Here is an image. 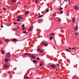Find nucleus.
<instances>
[{"mask_svg":"<svg viewBox=\"0 0 79 79\" xmlns=\"http://www.w3.org/2000/svg\"><path fill=\"white\" fill-rule=\"evenodd\" d=\"M10 56H11V54L10 52H8L7 53L6 55L5 58H8L10 57Z\"/></svg>","mask_w":79,"mask_h":79,"instance_id":"f257e3e1","label":"nucleus"},{"mask_svg":"<svg viewBox=\"0 0 79 79\" xmlns=\"http://www.w3.org/2000/svg\"><path fill=\"white\" fill-rule=\"evenodd\" d=\"M22 16L19 15V16H18L17 17V18L18 19H19V18H20L21 19H23V18H22Z\"/></svg>","mask_w":79,"mask_h":79,"instance_id":"f03ea898","label":"nucleus"},{"mask_svg":"<svg viewBox=\"0 0 79 79\" xmlns=\"http://www.w3.org/2000/svg\"><path fill=\"white\" fill-rule=\"evenodd\" d=\"M33 27H32V26H31L30 27V29H29V32H31V31H32Z\"/></svg>","mask_w":79,"mask_h":79,"instance_id":"7ed1b4c3","label":"nucleus"},{"mask_svg":"<svg viewBox=\"0 0 79 79\" xmlns=\"http://www.w3.org/2000/svg\"><path fill=\"white\" fill-rule=\"evenodd\" d=\"M79 7L77 6H76L74 7V9L75 10H79Z\"/></svg>","mask_w":79,"mask_h":79,"instance_id":"20e7f679","label":"nucleus"},{"mask_svg":"<svg viewBox=\"0 0 79 79\" xmlns=\"http://www.w3.org/2000/svg\"><path fill=\"white\" fill-rule=\"evenodd\" d=\"M74 34L75 35H79V33L78 32H75L74 33Z\"/></svg>","mask_w":79,"mask_h":79,"instance_id":"39448f33","label":"nucleus"},{"mask_svg":"<svg viewBox=\"0 0 79 79\" xmlns=\"http://www.w3.org/2000/svg\"><path fill=\"white\" fill-rule=\"evenodd\" d=\"M12 42H16L17 41V40L15 38H14L13 40H12Z\"/></svg>","mask_w":79,"mask_h":79,"instance_id":"423d86ee","label":"nucleus"},{"mask_svg":"<svg viewBox=\"0 0 79 79\" xmlns=\"http://www.w3.org/2000/svg\"><path fill=\"white\" fill-rule=\"evenodd\" d=\"M33 63H35V64H37V63H38L37 61H36V60H33Z\"/></svg>","mask_w":79,"mask_h":79,"instance_id":"0eeeda50","label":"nucleus"},{"mask_svg":"<svg viewBox=\"0 0 79 79\" xmlns=\"http://www.w3.org/2000/svg\"><path fill=\"white\" fill-rule=\"evenodd\" d=\"M24 8H26V10H28V7H27V5H26L24 6Z\"/></svg>","mask_w":79,"mask_h":79,"instance_id":"6e6552de","label":"nucleus"},{"mask_svg":"<svg viewBox=\"0 0 79 79\" xmlns=\"http://www.w3.org/2000/svg\"><path fill=\"white\" fill-rule=\"evenodd\" d=\"M51 67L52 68H55V65H52Z\"/></svg>","mask_w":79,"mask_h":79,"instance_id":"1a4fd4ad","label":"nucleus"},{"mask_svg":"<svg viewBox=\"0 0 79 79\" xmlns=\"http://www.w3.org/2000/svg\"><path fill=\"white\" fill-rule=\"evenodd\" d=\"M72 21L73 23H74V22L76 21L75 20V18H73Z\"/></svg>","mask_w":79,"mask_h":79,"instance_id":"9d476101","label":"nucleus"},{"mask_svg":"<svg viewBox=\"0 0 79 79\" xmlns=\"http://www.w3.org/2000/svg\"><path fill=\"white\" fill-rule=\"evenodd\" d=\"M4 67L6 68H8V65L7 64H5L4 65Z\"/></svg>","mask_w":79,"mask_h":79,"instance_id":"9b49d317","label":"nucleus"},{"mask_svg":"<svg viewBox=\"0 0 79 79\" xmlns=\"http://www.w3.org/2000/svg\"><path fill=\"white\" fill-rule=\"evenodd\" d=\"M78 29V28H77V27H75L74 28V30L75 31H77V30Z\"/></svg>","mask_w":79,"mask_h":79,"instance_id":"f8f14e48","label":"nucleus"},{"mask_svg":"<svg viewBox=\"0 0 79 79\" xmlns=\"http://www.w3.org/2000/svg\"><path fill=\"white\" fill-rule=\"evenodd\" d=\"M50 36H51V35H55V34L53 33H52L50 34Z\"/></svg>","mask_w":79,"mask_h":79,"instance_id":"ddd939ff","label":"nucleus"},{"mask_svg":"<svg viewBox=\"0 0 79 79\" xmlns=\"http://www.w3.org/2000/svg\"><path fill=\"white\" fill-rule=\"evenodd\" d=\"M1 52L2 54H3V55H4V51L3 50H1Z\"/></svg>","mask_w":79,"mask_h":79,"instance_id":"4468645a","label":"nucleus"},{"mask_svg":"<svg viewBox=\"0 0 79 79\" xmlns=\"http://www.w3.org/2000/svg\"><path fill=\"white\" fill-rule=\"evenodd\" d=\"M43 45H45V47H47V46H48V44H46L45 43H44Z\"/></svg>","mask_w":79,"mask_h":79,"instance_id":"2eb2a0df","label":"nucleus"},{"mask_svg":"<svg viewBox=\"0 0 79 79\" xmlns=\"http://www.w3.org/2000/svg\"><path fill=\"white\" fill-rule=\"evenodd\" d=\"M5 41L6 42H10V40L6 39V40Z\"/></svg>","mask_w":79,"mask_h":79,"instance_id":"dca6fc26","label":"nucleus"},{"mask_svg":"<svg viewBox=\"0 0 79 79\" xmlns=\"http://www.w3.org/2000/svg\"><path fill=\"white\" fill-rule=\"evenodd\" d=\"M5 62H6V63H7L8 61V59H6L5 60Z\"/></svg>","mask_w":79,"mask_h":79,"instance_id":"f3484780","label":"nucleus"},{"mask_svg":"<svg viewBox=\"0 0 79 79\" xmlns=\"http://www.w3.org/2000/svg\"><path fill=\"white\" fill-rule=\"evenodd\" d=\"M31 58H34V59L35 58V56L34 55H32L31 56Z\"/></svg>","mask_w":79,"mask_h":79,"instance_id":"a211bd4d","label":"nucleus"},{"mask_svg":"<svg viewBox=\"0 0 79 79\" xmlns=\"http://www.w3.org/2000/svg\"><path fill=\"white\" fill-rule=\"evenodd\" d=\"M22 33L23 34H26V31H22Z\"/></svg>","mask_w":79,"mask_h":79,"instance_id":"6ab92c4d","label":"nucleus"},{"mask_svg":"<svg viewBox=\"0 0 79 79\" xmlns=\"http://www.w3.org/2000/svg\"><path fill=\"white\" fill-rule=\"evenodd\" d=\"M29 13V11H27L25 12V15H27V14H28V13Z\"/></svg>","mask_w":79,"mask_h":79,"instance_id":"aec40b11","label":"nucleus"},{"mask_svg":"<svg viewBox=\"0 0 79 79\" xmlns=\"http://www.w3.org/2000/svg\"><path fill=\"white\" fill-rule=\"evenodd\" d=\"M41 50V49L39 48L38 49V51H37V52L38 53H40V51Z\"/></svg>","mask_w":79,"mask_h":79,"instance_id":"412c9836","label":"nucleus"},{"mask_svg":"<svg viewBox=\"0 0 79 79\" xmlns=\"http://www.w3.org/2000/svg\"><path fill=\"white\" fill-rule=\"evenodd\" d=\"M63 9V8L60 7L59 8V10L60 11H61V10H62Z\"/></svg>","mask_w":79,"mask_h":79,"instance_id":"4be33fe9","label":"nucleus"},{"mask_svg":"<svg viewBox=\"0 0 79 79\" xmlns=\"http://www.w3.org/2000/svg\"><path fill=\"white\" fill-rule=\"evenodd\" d=\"M15 1L16 0H12V3H14V2H15Z\"/></svg>","mask_w":79,"mask_h":79,"instance_id":"5701e85b","label":"nucleus"},{"mask_svg":"<svg viewBox=\"0 0 79 79\" xmlns=\"http://www.w3.org/2000/svg\"><path fill=\"white\" fill-rule=\"evenodd\" d=\"M38 22L39 23H42V20H39Z\"/></svg>","mask_w":79,"mask_h":79,"instance_id":"b1692460","label":"nucleus"},{"mask_svg":"<svg viewBox=\"0 0 79 79\" xmlns=\"http://www.w3.org/2000/svg\"><path fill=\"white\" fill-rule=\"evenodd\" d=\"M53 37V36H52L51 37L49 38V40H52Z\"/></svg>","mask_w":79,"mask_h":79,"instance_id":"393cba45","label":"nucleus"},{"mask_svg":"<svg viewBox=\"0 0 79 79\" xmlns=\"http://www.w3.org/2000/svg\"><path fill=\"white\" fill-rule=\"evenodd\" d=\"M44 64L43 63H40V66H42Z\"/></svg>","mask_w":79,"mask_h":79,"instance_id":"a878e982","label":"nucleus"},{"mask_svg":"<svg viewBox=\"0 0 79 79\" xmlns=\"http://www.w3.org/2000/svg\"><path fill=\"white\" fill-rule=\"evenodd\" d=\"M42 16H43V15H41L40 16H39L38 18H41V17H42Z\"/></svg>","mask_w":79,"mask_h":79,"instance_id":"bb28decb","label":"nucleus"},{"mask_svg":"<svg viewBox=\"0 0 79 79\" xmlns=\"http://www.w3.org/2000/svg\"><path fill=\"white\" fill-rule=\"evenodd\" d=\"M17 21H20V19H17Z\"/></svg>","mask_w":79,"mask_h":79,"instance_id":"cd10ccee","label":"nucleus"},{"mask_svg":"<svg viewBox=\"0 0 79 79\" xmlns=\"http://www.w3.org/2000/svg\"><path fill=\"white\" fill-rule=\"evenodd\" d=\"M74 48V50H76V49H77V48H76V47H74L73 48Z\"/></svg>","mask_w":79,"mask_h":79,"instance_id":"c85d7f7f","label":"nucleus"},{"mask_svg":"<svg viewBox=\"0 0 79 79\" xmlns=\"http://www.w3.org/2000/svg\"><path fill=\"white\" fill-rule=\"evenodd\" d=\"M66 51L67 52H70V51L69 50H68V49H66Z\"/></svg>","mask_w":79,"mask_h":79,"instance_id":"c756f323","label":"nucleus"},{"mask_svg":"<svg viewBox=\"0 0 79 79\" xmlns=\"http://www.w3.org/2000/svg\"><path fill=\"white\" fill-rule=\"evenodd\" d=\"M60 13H61V14H62V13H63V11H60Z\"/></svg>","mask_w":79,"mask_h":79,"instance_id":"7c9ffc66","label":"nucleus"},{"mask_svg":"<svg viewBox=\"0 0 79 79\" xmlns=\"http://www.w3.org/2000/svg\"><path fill=\"white\" fill-rule=\"evenodd\" d=\"M24 24H23L22 25V27H24Z\"/></svg>","mask_w":79,"mask_h":79,"instance_id":"2f4dec72","label":"nucleus"},{"mask_svg":"<svg viewBox=\"0 0 79 79\" xmlns=\"http://www.w3.org/2000/svg\"><path fill=\"white\" fill-rule=\"evenodd\" d=\"M48 11H49V9H47V12L48 13Z\"/></svg>","mask_w":79,"mask_h":79,"instance_id":"473e14b6","label":"nucleus"},{"mask_svg":"<svg viewBox=\"0 0 79 79\" xmlns=\"http://www.w3.org/2000/svg\"><path fill=\"white\" fill-rule=\"evenodd\" d=\"M37 2H38V1H37V0H36L35 2V3H37Z\"/></svg>","mask_w":79,"mask_h":79,"instance_id":"72a5a7b5","label":"nucleus"},{"mask_svg":"<svg viewBox=\"0 0 79 79\" xmlns=\"http://www.w3.org/2000/svg\"><path fill=\"white\" fill-rule=\"evenodd\" d=\"M28 78H29V77H28V76H27L26 78L25 79H28Z\"/></svg>","mask_w":79,"mask_h":79,"instance_id":"f704fd0d","label":"nucleus"},{"mask_svg":"<svg viewBox=\"0 0 79 79\" xmlns=\"http://www.w3.org/2000/svg\"><path fill=\"white\" fill-rule=\"evenodd\" d=\"M58 20L59 21H61V19H58Z\"/></svg>","mask_w":79,"mask_h":79,"instance_id":"c9c22d12","label":"nucleus"},{"mask_svg":"<svg viewBox=\"0 0 79 79\" xmlns=\"http://www.w3.org/2000/svg\"><path fill=\"white\" fill-rule=\"evenodd\" d=\"M36 60H40V58H37Z\"/></svg>","mask_w":79,"mask_h":79,"instance_id":"e433bc0d","label":"nucleus"},{"mask_svg":"<svg viewBox=\"0 0 79 79\" xmlns=\"http://www.w3.org/2000/svg\"><path fill=\"white\" fill-rule=\"evenodd\" d=\"M43 43H44V42H43V41H42V42H41V45H43Z\"/></svg>","mask_w":79,"mask_h":79,"instance_id":"4c0bfd02","label":"nucleus"},{"mask_svg":"<svg viewBox=\"0 0 79 79\" xmlns=\"http://www.w3.org/2000/svg\"><path fill=\"white\" fill-rule=\"evenodd\" d=\"M3 10H6V9L5 8H3Z\"/></svg>","mask_w":79,"mask_h":79,"instance_id":"58836bf2","label":"nucleus"},{"mask_svg":"<svg viewBox=\"0 0 79 79\" xmlns=\"http://www.w3.org/2000/svg\"><path fill=\"white\" fill-rule=\"evenodd\" d=\"M0 43H1L0 44V45H2V41H0Z\"/></svg>","mask_w":79,"mask_h":79,"instance_id":"ea45409f","label":"nucleus"},{"mask_svg":"<svg viewBox=\"0 0 79 79\" xmlns=\"http://www.w3.org/2000/svg\"><path fill=\"white\" fill-rule=\"evenodd\" d=\"M28 54L27 53H25V55H27Z\"/></svg>","mask_w":79,"mask_h":79,"instance_id":"a19ab883","label":"nucleus"},{"mask_svg":"<svg viewBox=\"0 0 79 79\" xmlns=\"http://www.w3.org/2000/svg\"><path fill=\"white\" fill-rule=\"evenodd\" d=\"M56 65H57V66H60V65H59V64H56Z\"/></svg>","mask_w":79,"mask_h":79,"instance_id":"79ce46f5","label":"nucleus"},{"mask_svg":"<svg viewBox=\"0 0 79 79\" xmlns=\"http://www.w3.org/2000/svg\"><path fill=\"white\" fill-rule=\"evenodd\" d=\"M14 24L15 25H16V22H14Z\"/></svg>","mask_w":79,"mask_h":79,"instance_id":"37998d69","label":"nucleus"},{"mask_svg":"<svg viewBox=\"0 0 79 79\" xmlns=\"http://www.w3.org/2000/svg\"><path fill=\"white\" fill-rule=\"evenodd\" d=\"M28 55H30V56H31V54H30V53H28Z\"/></svg>","mask_w":79,"mask_h":79,"instance_id":"c03bdc74","label":"nucleus"},{"mask_svg":"<svg viewBox=\"0 0 79 79\" xmlns=\"http://www.w3.org/2000/svg\"><path fill=\"white\" fill-rule=\"evenodd\" d=\"M24 29H25V27H23V30H24Z\"/></svg>","mask_w":79,"mask_h":79,"instance_id":"a18cd8bd","label":"nucleus"},{"mask_svg":"<svg viewBox=\"0 0 79 79\" xmlns=\"http://www.w3.org/2000/svg\"><path fill=\"white\" fill-rule=\"evenodd\" d=\"M42 52H43V51H41L40 52V53H42Z\"/></svg>","mask_w":79,"mask_h":79,"instance_id":"49530a36","label":"nucleus"},{"mask_svg":"<svg viewBox=\"0 0 79 79\" xmlns=\"http://www.w3.org/2000/svg\"><path fill=\"white\" fill-rule=\"evenodd\" d=\"M1 28H3V26H1Z\"/></svg>","mask_w":79,"mask_h":79,"instance_id":"de8ad7c7","label":"nucleus"},{"mask_svg":"<svg viewBox=\"0 0 79 79\" xmlns=\"http://www.w3.org/2000/svg\"><path fill=\"white\" fill-rule=\"evenodd\" d=\"M53 16H55V13H54L53 14Z\"/></svg>","mask_w":79,"mask_h":79,"instance_id":"09e8293b","label":"nucleus"},{"mask_svg":"<svg viewBox=\"0 0 79 79\" xmlns=\"http://www.w3.org/2000/svg\"><path fill=\"white\" fill-rule=\"evenodd\" d=\"M60 31L62 32H64L63 31V30H61Z\"/></svg>","mask_w":79,"mask_h":79,"instance_id":"8fccbe9b","label":"nucleus"},{"mask_svg":"<svg viewBox=\"0 0 79 79\" xmlns=\"http://www.w3.org/2000/svg\"><path fill=\"white\" fill-rule=\"evenodd\" d=\"M52 9H53L52 8V9L50 10V11H52Z\"/></svg>","mask_w":79,"mask_h":79,"instance_id":"3c124183","label":"nucleus"},{"mask_svg":"<svg viewBox=\"0 0 79 79\" xmlns=\"http://www.w3.org/2000/svg\"><path fill=\"white\" fill-rule=\"evenodd\" d=\"M69 48V49L70 50H71V48Z\"/></svg>","mask_w":79,"mask_h":79,"instance_id":"603ef678","label":"nucleus"},{"mask_svg":"<svg viewBox=\"0 0 79 79\" xmlns=\"http://www.w3.org/2000/svg\"><path fill=\"white\" fill-rule=\"evenodd\" d=\"M70 3V1L69 0V4Z\"/></svg>","mask_w":79,"mask_h":79,"instance_id":"864d4df0","label":"nucleus"},{"mask_svg":"<svg viewBox=\"0 0 79 79\" xmlns=\"http://www.w3.org/2000/svg\"><path fill=\"white\" fill-rule=\"evenodd\" d=\"M72 50H74V48H72Z\"/></svg>","mask_w":79,"mask_h":79,"instance_id":"5fc2aeb1","label":"nucleus"},{"mask_svg":"<svg viewBox=\"0 0 79 79\" xmlns=\"http://www.w3.org/2000/svg\"><path fill=\"white\" fill-rule=\"evenodd\" d=\"M41 13H44V11H42Z\"/></svg>","mask_w":79,"mask_h":79,"instance_id":"6e6d98bb","label":"nucleus"},{"mask_svg":"<svg viewBox=\"0 0 79 79\" xmlns=\"http://www.w3.org/2000/svg\"><path fill=\"white\" fill-rule=\"evenodd\" d=\"M15 29L16 30H18V29H17V28H15Z\"/></svg>","mask_w":79,"mask_h":79,"instance_id":"4d7b16f0","label":"nucleus"},{"mask_svg":"<svg viewBox=\"0 0 79 79\" xmlns=\"http://www.w3.org/2000/svg\"><path fill=\"white\" fill-rule=\"evenodd\" d=\"M65 2H67V1H68V0H65Z\"/></svg>","mask_w":79,"mask_h":79,"instance_id":"13d9d810","label":"nucleus"},{"mask_svg":"<svg viewBox=\"0 0 79 79\" xmlns=\"http://www.w3.org/2000/svg\"><path fill=\"white\" fill-rule=\"evenodd\" d=\"M31 33H29V35H31Z\"/></svg>","mask_w":79,"mask_h":79,"instance_id":"bf43d9fd","label":"nucleus"},{"mask_svg":"<svg viewBox=\"0 0 79 79\" xmlns=\"http://www.w3.org/2000/svg\"><path fill=\"white\" fill-rule=\"evenodd\" d=\"M17 29H19V27H17Z\"/></svg>","mask_w":79,"mask_h":79,"instance_id":"052dcab7","label":"nucleus"},{"mask_svg":"<svg viewBox=\"0 0 79 79\" xmlns=\"http://www.w3.org/2000/svg\"><path fill=\"white\" fill-rule=\"evenodd\" d=\"M26 74H25V76H26Z\"/></svg>","mask_w":79,"mask_h":79,"instance_id":"680f3d73","label":"nucleus"},{"mask_svg":"<svg viewBox=\"0 0 79 79\" xmlns=\"http://www.w3.org/2000/svg\"><path fill=\"white\" fill-rule=\"evenodd\" d=\"M67 15H69V14H67Z\"/></svg>","mask_w":79,"mask_h":79,"instance_id":"e2e57ef3","label":"nucleus"},{"mask_svg":"<svg viewBox=\"0 0 79 79\" xmlns=\"http://www.w3.org/2000/svg\"><path fill=\"white\" fill-rule=\"evenodd\" d=\"M24 78H25V76H24Z\"/></svg>","mask_w":79,"mask_h":79,"instance_id":"0e129e2a","label":"nucleus"},{"mask_svg":"<svg viewBox=\"0 0 79 79\" xmlns=\"http://www.w3.org/2000/svg\"><path fill=\"white\" fill-rule=\"evenodd\" d=\"M78 79H79V78H78Z\"/></svg>","mask_w":79,"mask_h":79,"instance_id":"69168bd1","label":"nucleus"}]
</instances>
